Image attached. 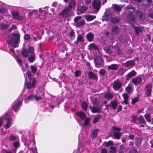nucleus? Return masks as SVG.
<instances>
[{
  "instance_id": "864d4df0",
  "label": "nucleus",
  "mask_w": 153,
  "mask_h": 153,
  "mask_svg": "<svg viewBox=\"0 0 153 153\" xmlns=\"http://www.w3.org/2000/svg\"><path fill=\"white\" fill-rule=\"evenodd\" d=\"M30 69L32 72L33 73H35L37 71L36 68L33 65H31L30 66Z\"/></svg>"
},
{
  "instance_id": "49530a36",
  "label": "nucleus",
  "mask_w": 153,
  "mask_h": 153,
  "mask_svg": "<svg viewBox=\"0 0 153 153\" xmlns=\"http://www.w3.org/2000/svg\"><path fill=\"white\" fill-rule=\"evenodd\" d=\"M134 29L135 30L136 34H139L140 33L141 30L139 27L135 26L134 27Z\"/></svg>"
},
{
  "instance_id": "a878e982",
  "label": "nucleus",
  "mask_w": 153,
  "mask_h": 153,
  "mask_svg": "<svg viewBox=\"0 0 153 153\" xmlns=\"http://www.w3.org/2000/svg\"><path fill=\"white\" fill-rule=\"evenodd\" d=\"M7 122L5 126V128L6 129L9 128L12 125V119L10 118H8L7 119Z\"/></svg>"
},
{
  "instance_id": "ea45409f",
  "label": "nucleus",
  "mask_w": 153,
  "mask_h": 153,
  "mask_svg": "<svg viewBox=\"0 0 153 153\" xmlns=\"http://www.w3.org/2000/svg\"><path fill=\"white\" fill-rule=\"evenodd\" d=\"M139 120L140 122L142 123L143 124H146V122L145 121L142 115L140 116L139 117Z\"/></svg>"
},
{
  "instance_id": "13d9d810",
  "label": "nucleus",
  "mask_w": 153,
  "mask_h": 153,
  "mask_svg": "<svg viewBox=\"0 0 153 153\" xmlns=\"http://www.w3.org/2000/svg\"><path fill=\"white\" fill-rule=\"evenodd\" d=\"M75 33L73 30H72L69 33L68 35L70 38H71L74 36Z\"/></svg>"
},
{
  "instance_id": "f8f14e48",
  "label": "nucleus",
  "mask_w": 153,
  "mask_h": 153,
  "mask_svg": "<svg viewBox=\"0 0 153 153\" xmlns=\"http://www.w3.org/2000/svg\"><path fill=\"white\" fill-rule=\"evenodd\" d=\"M102 106L100 108L99 107L93 106L91 107L90 106L89 108L91 110V112L93 113H99L101 112V110L102 109Z\"/></svg>"
},
{
  "instance_id": "b1692460",
  "label": "nucleus",
  "mask_w": 153,
  "mask_h": 153,
  "mask_svg": "<svg viewBox=\"0 0 153 153\" xmlns=\"http://www.w3.org/2000/svg\"><path fill=\"white\" fill-rule=\"evenodd\" d=\"M82 120L84 119L85 118L86 116L85 113L82 111H79L77 112L76 114Z\"/></svg>"
},
{
  "instance_id": "79ce46f5",
  "label": "nucleus",
  "mask_w": 153,
  "mask_h": 153,
  "mask_svg": "<svg viewBox=\"0 0 153 153\" xmlns=\"http://www.w3.org/2000/svg\"><path fill=\"white\" fill-rule=\"evenodd\" d=\"M35 59V58L34 56L31 55L29 56L28 59L30 62H33Z\"/></svg>"
},
{
  "instance_id": "8fccbe9b",
  "label": "nucleus",
  "mask_w": 153,
  "mask_h": 153,
  "mask_svg": "<svg viewBox=\"0 0 153 153\" xmlns=\"http://www.w3.org/2000/svg\"><path fill=\"white\" fill-rule=\"evenodd\" d=\"M116 150L115 147L111 146L110 148L109 152L110 153H114L116 152Z\"/></svg>"
},
{
  "instance_id": "39448f33",
  "label": "nucleus",
  "mask_w": 153,
  "mask_h": 153,
  "mask_svg": "<svg viewBox=\"0 0 153 153\" xmlns=\"http://www.w3.org/2000/svg\"><path fill=\"white\" fill-rule=\"evenodd\" d=\"M30 80V82H27L25 85L28 89H30L34 88L36 84V81L35 78H33Z\"/></svg>"
},
{
  "instance_id": "3c124183",
  "label": "nucleus",
  "mask_w": 153,
  "mask_h": 153,
  "mask_svg": "<svg viewBox=\"0 0 153 153\" xmlns=\"http://www.w3.org/2000/svg\"><path fill=\"white\" fill-rule=\"evenodd\" d=\"M139 100V98L138 97H135L132 99L131 103L132 105H134L135 103L138 102Z\"/></svg>"
},
{
  "instance_id": "f257e3e1",
  "label": "nucleus",
  "mask_w": 153,
  "mask_h": 153,
  "mask_svg": "<svg viewBox=\"0 0 153 153\" xmlns=\"http://www.w3.org/2000/svg\"><path fill=\"white\" fill-rule=\"evenodd\" d=\"M10 39L7 40V43L11 46L16 48L19 46L20 42L21 35L19 32L17 33H12L10 35Z\"/></svg>"
},
{
  "instance_id": "69168bd1",
  "label": "nucleus",
  "mask_w": 153,
  "mask_h": 153,
  "mask_svg": "<svg viewBox=\"0 0 153 153\" xmlns=\"http://www.w3.org/2000/svg\"><path fill=\"white\" fill-rule=\"evenodd\" d=\"M34 99V97L33 95L31 94L29 96H28L26 99L27 100H32Z\"/></svg>"
},
{
  "instance_id": "0e129e2a",
  "label": "nucleus",
  "mask_w": 153,
  "mask_h": 153,
  "mask_svg": "<svg viewBox=\"0 0 153 153\" xmlns=\"http://www.w3.org/2000/svg\"><path fill=\"white\" fill-rule=\"evenodd\" d=\"M122 106L121 105H119L117 109V112H119L121 111L122 110Z\"/></svg>"
},
{
  "instance_id": "c03bdc74",
  "label": "nucleus",
  "mask_w": 153,
  "mask_h": 153,
  "mask_svg": "<svg viewBox=\"0 0 153 153\" xmlns=\"http://www.w3.org/2000/svg\"><path fill=\"white\" fill-rule=\"evenodd\" d=\"M26 75L27 76L29 80H30L33 79L31 72L30 71H28L26 73Z\"/></svg>"
},
{
  "instance_id": "de8ad7c7",
  "label": "nucleus",
  "mask_w": 153,
  "mask_h": 153,
  "mask_svg": "<svg viewBox=\"0 0 153 153\" xmlns=\"http://www.w3.org/2000/svg\"><path fill=\"white\" fill-rule=\"evenodd\" d=\"M82 109L84 111H86L88 106L86 103L85 102H83L82 104Z\"/></svg>"
},
{
  "instance_id": "dca6fc26",
  "label": "nucleus",
  "mask_w": 153,
  "mask_h": 153,
  "mask_svg": "<svg viewBox=\"0 0 153 153\" xmlns=\"http://www.w3.org/2000/svg\"><path fill=\"white\" fill-rule=\"evenodd\" d=\"M143 139V138L142 137H137L135 139L134 143L136 146H140Z\"/></svg>"
},
{
  "instance_id": "6e6552de",
  "label": "nucleus",
  "mask_w": 153,
  "mask_h": 153,
  "mask_svg": "<svg viewBox=\"0 0 153 153\" xmlns=\"http://www.w3.org/2000/svg\"><path fill=\"white\" fill-rule=\"evenodd\" d=\"M22 105V102L20 101H17L15 104L12 106V108L15 112L17 111L20 108V106Z\"/></svg>"
},
{
  "instance_id": "052dcab7",
  "label": "nucleus",
  "mask_w": 153,
  "mask_h": 153,
  "mask_svg": "<svg viewBox=\"0 0 153 153\" xmlns=\"http://www.w3.org/2000/svg\"><path fill=\"white\" fill-rule=\"evenodd\" d=\"M75 75L76 76H78L81 74V72L79 70H76L75 71Z\"/></svg>"
},
{
  "instance_id": "9b49d317",
  "label": "nucleus",
  "mask_w": 153,
  "mask_h": 153,
  "mask_svg": "<svg viewBox=\"0 0 153 153\" xmlns=\"http://www.w3.org/2000/svg\"><path fill=\"white\" fill-rule=\"evenodd\" d=\"M12 15L13 18L14 19H16L18 21H19L22 19L20 17V14L17 11H14L12 12Z\"/></svg>"
},
{
  "instance_id": "c85d7f7f",
  "label": "nucleus",
  "mask_w": 153,
  "mask_h": 153,
  "mask_svg": "<svg viewBox=\"0 0 153 153\" xmlns=\"http://www.w3.org/2000/svg\"><path fill=\"white\" fill-rule=\"evenodd\" d=\"M122 135V134L120 132H114V136L115 139L120 140Z\"/></svg>"
},
{
  "instance_id": "cd10ccee",
  "label": "nucleus",
  "mask_w": 153,
  "mask_h": 153,
  "mask_svg": "<svg viewBox=\"0 0 153 153\" xmlns=\"http://www.w3.org/2000/svg\"><path fill=\"white\" fill-rule=\"evenodd\" d=\"M122 96L124 99V102L126 105L128 104V100L129 96L127 93H124L122 94Z\"/></svg>"
},
{
  "instance_id": "4d7b16f0",
  "label": "nucleus",
  "mask_w": 153,
  "mask_h": 153,
  "mask_svg": "<svg viewBox=\"0 0 153 153\" xmlns=\"http://www.w3.org/2000/svg\"><path fill=\"white\" fill-rule=\"evenodd\" d=\"M27 51L29 53H32L33 52L34 48L32 47H29Z\"/></svg>"
},
{
  "instance_id": "20e7f679",
  "label": "nucleus",
  "mask_w": 153,
  "mask_h": 153,
  "mask_svg": "<svg viewBox=\"0 0 153 153\" xmlns=\"http://www.w3.org/2000/svg\"><path fill=\"white\" fill-rule=\"evenodd\" d=\"M123 83L118 79L114 80L113 83V88L115 91H118L123 86Z\"/></svg>"
},
{
  "instance_id": "ddd939ff",
  "label": "nucleus",
  "mask_w": 153,
  "mask_h": 153,
  "mask_svg": "<svg viewBox=\"0 0 153 153\" xmlns=\"http://www.w3.org/2000/svg\"><path fill=\"white\" fill-rule=\"evenodd\" d=\"M137 16L139 17L141 19H144L146 17V14L140 11H137L135 13Z\"/></svg>"
},
{
  "instance_id": "72a5a7b5",
  "label": "nucleus",
  "mask_w": 153,
  "mask_h": 153,
  "mask_svg": "<svg viewBox=\"0 0 153 153\" xmlns=\"http://www.w3.org/2000/svg\"><path fill=\"white\" fill-rule=\"evenodd\" d=\"M114 10L117 12H120L122 9V7L120 6L117 4H114Z\"/></svg>"
},
{
  "instance_id": "603ef678",
  "label": "nucleus",
  "mask_w": 153,
  "mask_h": 153,
  "mask_svg": "<svg viewBox=\"0 0 153 153\" xmlns=\"http://www.w3.org/2000/svg\"><path fill=\"white\" fill-rule=\"evenodd\" d=\"M112 128L114 132L117 131L118 132H120V131L121 130L120 128H118L115 126H113Z\"/></svg>"
},
{
  "instance_id": "a18cd8bd",
  "label": "nucleus",
  "mask_w": 153,
  "mask_h": 153,
  "mask_svg": "<svg viewBox=\"0 0 153 153\" xmlns=\"http://www.w3.org/2000/svg\"><path fill=\"white\" fill-rule=\"evenodd\" d=\"M77 40V41H78L79 42H83L84 41L82 36L80 35H79L78 36Z\"/></svg>"
},
{
  "instance_id": "5fc2aeb1",
  "label": "nucleus",
  "mask_w": 153,
  "mask_h": 153,
  "mask_svg": "<svg viewBox=\"0 0 153 153\" xmlns=\"http://www.w3.org/2000/svg\"><path fill=\"white\" fill-rule=\"evenodd\" d=\"M90 119L89 118H86L84 120V125L87 126L90 123Z\"/></svg>"
},
{
  "instance_id": "9d476101",
  "label": "nucleus",
  "mask_w": 153,
  "mask_h": 153,
  "mask_svg": "<svg viewBox=\"0 0 153 153\" xmlns=\"http://www.w3.org/2000/svg\"><path fill=\"white\" fill-rule=\"evenodd\" d=\"M111 31L113 34L117 35L120 33V30L118 26L114 25L112 27Z\"/></svg>"
},
{
  "instance_id": "e433bc0d",
  "label": "nucleus",
  "mask_w": 153,
  "mask_h": 153,
  "mask_svg": "<svg viewBox=\"0 0 153 153\" xmlns=\"http://www.w3.org/2000/svg\"><path fill=\"white\" fill-rule=\"evenodd\" d=\"M144 117L146 119V121L149 123L151 121V114L148 113L145 114Z\"/></svg>"
},
{
  "instance_id": "7ed1b4c3",
  "label": "nucleus",
  "mask_w": 153,
  "mask_h": 153,
  "mask_svg": "<svg viewBox=\"0 0 153 153\" xmlns=\"http://www.w3.org/2000/svg\"><path fill=\"white\" fill-rule=\"evenodd\" d=\"M71 10L66 6L60 12L59 15L63 18H67L71 16Z\"/></svg>"
},
{
  "instance_id": "a211bd4d",
  "label": "nucleus",
  "mask_w": 153,
  "mask_h": 153,
  "mask_svg": "<svg viewBox=\"0 0 153 153\" xmlns=\"http://www.w3.org/2000/svg\"><path fill=\"white\" fill-rule=\"evenodd\" d=\"M142 81V79L138 77L133 78L132 79V83L135 85H137L138 83H140Z\"/></svg>"
},
{
  "instance_id": "0eeeda50",
  "label": "nucleus",
  "mask_w": 153,
  "mask_h": 153,
  "mask_svg": "<svg viewBox=\"0 0 153 153\" xmlns=\"http://www.w3.org/2000/svg\"><path fill=\"white\" fill-rule=\"evenodd\" d=\"M100 0H94L92 3V6L94 9L98 11L100 8L101 5Z\"/></svg>"
},
{
  "instance_id": "f03ea898",
  "label": "nucleus",
  "mask_w": 153,
  "mask_h": 153,
  "mask_svg": "<svg viewBox=\"0 0 153 153\" xmlns=\"http://www.w3.org/2000/svg\"><path fill=\"white\" fill-rule=\"evenodd\" d=\"M94 62L96 67L99 68L103 66L104 65V61L102 57L97 56L94 57Z\"/></svg>"
},
{
  "instance_id": "473e14b6",
  "label": "nucleus",
  "mask_w": 153,
  "mask_h": 153,
  "mask_svg": "<svg viewBox=\"0 0 153 153\" xmlns=\"http://www.w3.org/2000/svg\"><path fill=\"white\" fill-rule=\"evenodd\" d=\"M113 142L111 140H109L108 142H105L104 143V145L106 147H108L109 146L113 145Z\"/></svg>"
},
{
  "instance_id": "4468645a",
  "label": "nucleus",
  "mask_w": 153,
  "mask_h": 153,
  "mask_svg": "<svg viewBox=\"0 0 153 153\" xmlns=\"http://www.w3.org/2000/svg\"><path fill=\"white\" fill-rule=\"evenodd\" d=\"M88 76L89 78L90 79L96 80L97 81L98 79V77L93 72H92L90 71L88 73Z\"/></svg>"
},
{
  "instance_id": "680f3d73",
  "label": "nucleus",
  "mask_w": 153,
  "mask_h": 153,
  "mask_svg": "<svg viewBox=\"0 0 153 153\" xmlns=\"http://www.w3.org/2000/svg\"><path fill=\"white\" fill-rule=\"evenodd\" d=\"M24 38L25 40H29L30 39V36L29 35L26 34L24 35Z\"/></svg>"
},
{
  "instance_id": "423d86ee",
  "label": "nucleus",
  "mask_w": 153,
  "mask_h": 153,
  "mask_svg": "<svg viewBox=\"0 0 153 153\" xmlns=\"http://www.w3.org/2000/svg\"><path fill=\"white\" fill-rule=\"evenodd\" d=\"M152 84H147L145 87L144 90L145 91L146 95L148 97H150L152 92Z\"/></svg>"
},
{
  "instance_id": "c756f323",
  "label": "nucleus",
  "mask_w": 153,
  "mask_h": 153,
  "mask_svg": "<svg viewBox=\"0 0 153 153\" xmlns=\"http://www.w3.org/2000/svg\"><path fill=\"white\" fill-rule=\"evenodd\" d=\"M101 118L102 116L100 115L96 116L93 120V123L94 124L97 123Z\"/></svg>"
},
{
  "instance_id": "5701e85b",
  "label": "nucleus",
  "mask_w": 153,
  "mask_h": 153,
  "mask_svg": "<svg viewBox=\"0 0 153 153\" xmlns=\"http://www.w3.org/2000/svg\"><path fill=\"white\" fill-rule=\"evenodd\" d=\"M76 5V1L75 0H71L69 2V4L68 6H66L71 10Z\"/></svg>"
},
{
  "instance_id": "4be33fe9",
  "label": "nucleus",
  "mask_w": 153,
  "mask_h": 153,
  "mask_svg": "<svg viewBox=\"0 0 153 153\" xmlns=\"http://www.w3.org/2000/svg\"><path fill=\"white\" fill-rule=\"evenodd\" d=\"M135 64V61L134 60H128L126 61L125 63V65L127 67L131 66H134Z\"/></svg>"
},
{
  "instance_id": "774afa93",
  "label": "nucleus",
  "mask_w": 153,
  "mask_h": 153,
  "mask_svg": "<svg viewBox=\"0 0 153 153\" xmlns=\"http://www.w3.org/2000/svg\"><path fill=\"white\" fill-rule=\"evenodd\" d=\"M101 153H107L106 149V148H104L101 149Z\"/></svg>"
},
{
  "instance_id": "2f4dec72",
  "label": "nucleus",
  "mask_w": 153,
  "mask_h": 153,
  "mask_svg": "<svg viewBox=\"0 0 153 153\" xmlns=\"http://www.w3.org/2000/svg\"><path fill=\"white\" fill-rule=\"evenodd\" d=\"M85 23V21L84 19H82L76 23L77 27H79L80 26L83 25Z\"/></svg>"
},
{
  "instance_id": "e2e57ef3",
  "label": "nucleus",
  "mask_w": 153,
  "mask_h": 153,
  "mask_svg": "<svg viewBox=\"0 0 153 153\" xmlns=\"http://www.w3.org/2000/svg\"><path fill=\"white\" fill-rule=\"evenodd\" d=\"M129 153H140V152H139L137 151L136 149H134L131 150Z\"/></svg>"
},
{
  "instance_id": "a19ab883",
  "label": "nucleus",
  "mask_w": 153,
  "mask_h": 153,
  "mask_svg": "<svg viewBox=\"0 0 153 153\" xmlns=\"http://www.w3.org/2000/svg\"><path fill=\"white\" fill-rule=\"evenodd\" d=\"M105 50L106 53L109 54H110L112 52L110 46H108L106 48H105Z\"/></svg>"
},
{
  "instance_id": "f3484780",
  "label": "nucleus",
  "mask_w": 153,
  "mask_h": 153,
  "mask_svg": "<svg viewBox=\"0 0 153 153\" xmlns=\"http://www.w3.org/2000/svg\"><path fill=\"white\" fill-rule=\"evenodd\" d=\"M121 20V19L119 17L115 16L114 17H112L111 18V21L112 23L115 24L119 23Z\"/></svg>"
},
{
  "instance_id": "bf43d9fd",
  "label": "nucleus",
  "mask_w": 153,
  "mask_h": 153,
  "mask_svg": "<svg viewBox=\"0 0 153 153\" xmlns=\"http://www.w3.org/2000/svg\"><path fill=\"white\" fill-rule=\"evenodd\" d=\"M16 139V137L12 134H11L10 137V141H14Z\"/></svg>"
},
{
  "instance_id": "58836bf2",
  "label": "nucleus",
  "mask_w": 153,
  "mask_h": 153,
  "mask_svg": "<svg viewBox=\"0 0 153 153\" xmlns=\"http://www.w3.org/2000/svg\"><path fill=\"white\" fill-rule=\"evenodd\" d=\"M87 8L85 6H82L80 8V11L81 13H84L87 10Z\"/></svg>"
},
{
  "instance_id": "393cba45",
  "label": "nucleus",
  "mask_w": 153,
  "mask_h": 153,
  "mask_svg": "<svg viewBox=\"0 0 153 153\" xmlns=\"http://www.w3.org/2000/svg\"><path fill=\"white\" fill-rule=\"evenodd\" d=\"M110 107L114 110H115L117 106V103L116 100L111 101L110 102Z\"/></svg>"
},
{
  "instance_id": "2eb2a0df",
  "label": "nucleus",
  "mask_w": 153,
  "mask_h": 153,
  "mask_svg": "<svg viewBox=\"0 0 153 153\" xmlns=\"http://www.w3.org/2000/svg\"><path fill=\"white\" fill-rule=\"evenodd\" d=\"M137 73L134 70H133L130 72L125 76L126 79V80L128 79L131 77L136 75Z\"/></svg>"
},
{
  "instance_id": "37998d69",
  "label": "nucleus",
  "mask_w": 153,
  "mask_h": 153,
  "mask_svg": "<svg viewBox=\"0 0 153 153\" xmlns=\"http://www.w3.org/2000/svg\"><path fill=\"white\" fill-rule=\"evenodd\" d=\"M96 18V16L92 15H88L86 17V19L88 21H91Z\"/></svg>"
},
{
  "instance_id": "4c0bfd02",
  "label": "nucleus",
  "mask_w": 153,
  "mask_h": 153,
  "mask_svg": "<svg viewBox=\"0 0 153 153\" xmlns=\"http://www.w3.org/2000/svg\"><path fill=\"white\" fill-rule=\"evenodd\" d=\"M99 75L100 76H103L106 73V71L104 69H100L99 72Z\"/></svg>"
},
{
  "instance_id": "7c9ffc66",
  "label": "nucleus",
  "mask_w": 153,
  "mask_h": 153,
  "mask_svg": "<svg viewBox=\"0 0 153 153\" xmlns=\"http://www.w3.org/2000/svg\"><path fill=\"white\" fill-rule=\"evenodd\" d=\"M21 54L24 57H27L28 56V52L27 50L25 49L23 50L21 52Z\"/></svg>"
},
{
  "instance_id": "09e8293b",
  "label": "nucleus",
  "mask_w": 153,
  "mask_h": 153,
  "mask_svg": "<svg viewBox=\"0 0 153 153\" xmlns=\"http://www.w3.org/2000/svg\"><path fill=\"white\" fill-rule=\"evenodd\" d=\"M10 25L7 24H2L1 25V29L5 30Z\"/></svg>"
},
{
  "instance_id": "6e6d98bb",
  "label": "nucleus",
  "mask_w": 153,
  "mask_h": 153,
  "mask_svg": "<svg viewBox=\"0 0 153 153\" xmlns=\"http://www.w3.org/2000/svg\"><path fill=\"white\" fill-rule=\"evenodd\" d=\"M57 45L60 46L63 43V41L61 39L59 38L57 40Z\"/></svg>"
},
{
  "instance_id": "f704fd0d",
  "label": "nucleus",
  "mask_w": 153,
  "mask_h": 153,
  "mask_svg": "<svg viewBox=\"0 0 153 153\" xmlns=\"http://www.w3.org/2000/svg\"><path fill=\"white\" fill-rule=\"evenodd\" d=\"M88 47L90 48L94 49L95 50H98V47L94 43H92L90 44L88 46Z\"/></svg>"
},
{
  "instance_id": "338daca9",
  "label": "nucleus",
  "mask_w": 153,
  "mask_h": 153,
  "mask_svg": "<svg viewBox=\"0 0 153 153\" xmlns=\"http://www.w3.org/2000/svg\"><path fill=\"white\" fill-rule=\"evenodd\" d=\"M80 16L76 17L74 19V22L75 23H77L80 19Z\"/></svg>"
},
{
  "instance_id": "6ab92c4d",
  "label": "nucleus",
  "mask_w": 153,
  "mask_h": 153,
  "mask_svg": "<svg viewBox=\"0 0 153 153\" xmlns=\"http://www.w3.org/2000/svg\"><path fill=\"white\" fill-rule=\"evenodd\" d=\"M107 67L108 70L115 71L117 70L118 68V65L116 64H111Z\"/></svg>"
},
{
  "instance_id": "c9c22d12",
  "label": "nucleus",
  "mask_w": 153,
  "mask_h": 153,
  "mask_svg": "<svg viewBox=\"0 0 153 153\" xmlns=\"http://www.w3.org/2000/svg\"><path fill=\"white\" fill-rule=\"evenodd\" d=\"M125 91L128 94L131 93L133 91L131 87L129 86H128L126 88Z\"/></svg>"
},
{
  "instance_id": "bb28decb",
  "label": "nucleus",
  "mask_w": 153,
  "mask_h": 153,
  "mask_svg": "<svg viewBox=\"0 0 153 153\" xmlns=\"http://www.w3.org/2000/svg\"><path fill=\"white\" fill-rule=\"evenodd\" d=\"M99 132V130L98 129H95L92 133L91 136L92 139H95L97 136L98 133Z\"/></svg>"
},
{
  "instance_id": "1a4fd4ad",
  "label": "nucleus",
  "mask_w": 153,
  "mask_h": 153,
  "mask_svg": "<svg viewBox=\"0 0 153 153\" xmlns=\"http://www.w3.org/2000/svg\"><path fill=\"white\" fill-rule=\"evenodd\" d=\"M127 20L130 24L135 23V20L134 15L131 13L129 14L127 16Z\"/></svg>"
},
{
  "instance_id": "aec40b11",
  "label": "nucleus",
  "mask_w": 153,
  "mask_h": 153,
  "mask_svg": "<svg viewBox=\"0 0 153 153\" xmlns=\"http://www.w3.org/2000/svg\"><path fill=\"white\" fill-rule=\"evenodd\" d=\"M86 37L88 42H91L94 39V35L93 33L91 32H89L87 34L86 36Z\"/></svg>"
},
{
  "instance_id": "412c9836",
  "label": "nucleus",
  "mask_w": 153,
  "mask_h": 153,
  "mask_svg": "<svg viewBox=\"0 0 153 153\" xmlns=\"http://www.w3.org/2000/svg\"><path fill=\"white\" fill-rule=\"evenodd\" d=\"M114 97V94L113 93L108 92L105 93L104 96V97L108 99V100L111 99Z\"/></svg>"
}]
</instances>
